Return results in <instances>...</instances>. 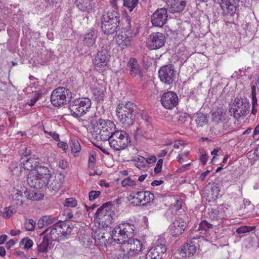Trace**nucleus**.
<instances>
[{
  "label": "nucleus",
  "instance_id": "1",
  "mask_svg": "<svg viewBox=\"0 0 259 259\" xmlns=\"http://www.w3.org/2000/svg\"><path fill=\"white\" fill-rule=\"evenodd\" d=\"M91 124L93 136L98 141H109L111 135L116 130L114 123L110 120L96 118L91 120Z\"/></svg>",
  "mask_w": 259,
  "mask_h": 259
},
{
  "label": "nucleus",
  "instance_id": "2",
  "mask_svg": "<svg viewBox=\"0 0 259 259\" xmlns=\"http://www.w3.org/2000/svg\"><path fill=\"white\" fill-rule=\"evenodd\" d=\"M91 124L93 136L98 141H109L111 135L116 130L114 123L110 120L96 118L91 120Z\"/></svg>",
  "mask_w": 259,
  "mask_h": 259
},
{
  "label": "nucleus",
  "instance_id": "3",
  "mask_svg": "<svg viewBox=\"0 0 259 259\" xmlns=\"http://www.w3.org/2000/svg\"><path fill=\"white\" fill-rule=\"evenodd\" d=\"M137 107L131 102L120 103L116 109V116L125 127L133 124L137 114Z\"/></svg>",
  "mask_w": 259,
  "mask_h": 259
},
{
  "label": "nucleus",
  "instance_id": "4",
  "mask_svg": "<svg viewBox=\"0 0 259 259\" xmlns=\"http://www.w3.org/2000/svg\"><path fill=\"white\" fill-rule=\"evenodd\" d=\"M135 227L130 223H123L117 225L112 230L111 236L116 248L121 247L120 244L126 242L134 236Z\"/></svg>",
  "mask_w": 259,
  "mask_h": 259
},
{
  "label": "nucleus",
  "instance_id": "5",
  "mask_svg": "<svg viewBox=\"0 0 259 259\" xmlns=\"http://www.w3.org/2000/svg\"><path fill=\"white\" fill-rule=\"evenodd\" d=\"M112 203L108 202L103 204L96 211L95 221L103 227H108L112 224L116 215L112 210Z\"/></svg>",
  "mask_w": 259,
  "mask_h": 259
},
{
  "label": "nucleus",
  "instance_id": "6",
  "mask_svg": "<svg viewBox=\"0 0 259 259\" xmlns=\"http://www.w3.org/2000/svg\"><path fill=\"white\" fill-rule=\"evenodd\" d=\"M111 137L109 144L111 148L115 151L123 150L131 144L128 134L123 130H115Z\"/></svg>",
  "mask_w": 259,
  "mask_h": 259
},
{
  "label": "nucleus",
  "instance_id": "7",
  "mask_svg": "<svg viewBox=\"0 0 259 259\" xmlns=\"http://www.w3.org/2000/svg\"><path fill=\"white\" fill-rule=\"evenodd\" d=\"M92 102L88 98H78L73 100L69 104V109L72 116L79 118L89 111Z\"/></svg>",
  "mask_w": 259,
  "mask_h": 259
},
{
  "label": "nucleus",
  "instance_id": "8",
  "mask_svg": "<svg viewBox=\"0 0 259 259\" xmlns=\"http://www.w3.org/2000/svg\"><path fill=\"white\" fill-rule=\"evenodd\" d=\"M72 98L70 90L65 87H59L55 89L51 96L52 104L56 107L67 104Z\"/></svg>",
  "mask_w": 259,
  "mask_h": 259
},
{
  "label": "nucleus",
  "instance_id": "9",
  "mask_svg": "<svg viewBox=\"0 0 259 259\" xmlns=\"http://www.w3.org/2000/svg\"><path fill=\"white\" fill-rule=\"evenodd\" d=\"M233 105L235 108H231L230 111L233 112V116L236 119L246 116L249 112L250 104L249 100L244 96L236 97Z\"/></svg>",
  "mask_w": 259,
  "mask_h": 259
},
{
  "label": "nucleus",
  "instance_id": "10",
  "mask_svg": "<svg viewBox=\"0 0 259 259\" xmlns=\"http://www.w3.org/2000/svg\"><path fill=\"white\" fill-rule=\"evenodd\" d=\"M237 5L236 0H222L221 9L223 10V14L228 19V22L233 23L234 19L237 18Z\"/></svg>",
  "mask_w": 259,
  "mask_h": 259
},
{
  "label": "nucleus",
  "instance_id": "11",
  "mask_svg": "<svg viewBox=\"0 0 259 259\" xmlns=\"http://www.w3.org/2000/svg\"><path fill=\"white\" fill-rule=\"evenodd\" d=\"M120 245H122L123 247L121 248L123 250H125L133 258H135V256L137 255L144 247V244L141 240L133 237Z\"/></svg>",
  "mask_w": 259,
  "mask_h": 259
},
{
  "label": "nucleus",
  "instance_id": "12",
  "mask_svg": "<svg viewBox=\"0 0 259 259\" xmlns=\"http://www.w3.org/2000/svg\"><path fill=\"white\" fill-rule=\"evenodd\" d=\"M187 219L186 214L177 217L170 224L169 228L172 236L176 237L183 234L187 226Z\"/></svg>",
  "mask_w": 259,
  "mask_h": 259
},
{
  "label": "nucleus",
  "instance_id": "13",
  "mask_svg": "<svg viewBox=\"0 0 259 259\" xmlns=\"http://www.w3.org/2000/svg\"><path fill=\"white\" fill-rule=\"evenodd\" d=\"M110 57L109 53L106 49L103 48L98 51L94 59V64L96 69L104 70L108 64Z\"/></svg>",
  "mask_w": 259,
  "mask_h": 259
},
{
  "label": "nucleus",
  "instance_id": "14",
  "mask_svg": "<svg viewBox=\"0 0 259 259\" xmlns=\"http://www.w3.org/2000/svg\"><path fill=\"white\" fill-rule=\"evenodd\" d=\"M159 77L161 82L166 84H171L174 82L176 71L171 65L162 66L159 71Z\"/></svg>",
  "mask_w": 259,
  "mask_h": 259
},
{
  "label": "nucleus",
  "instance_id": "15",
  "mask_svg": "<svg viewBox=\"0 0 259 259\" xmlns=\"http://www.w3.org/2000/svg\"><path fill=\"white\" fill-rule=\"evenodd\" d=\"M168 18L167 9H158L151 16V22L153 26L162 27L167 22Z\"/></svg>",
  "mask_w": 259,
  "mask_h": 259
},
{
  "label": "nucleus",
  "instance_id": "16",
  "mask_svg": "<svg viewBox=\"0 0 259 259\" xmlns=\"http://www.w3.org/2000/svg\"><path fill=\"white\" fill-rule=\"evenodd\" d=\"M165 42L164 34L155 32L150 34L147 40V46L151 50L157 49L163 47Z\"/></svg>",
  "mask_w": 259,
  "mask_h": 259
},
{
  "label": "nucleus",
  "instance_id": "17",
  "mask_svg": "<svg viewBox=\"0 0 259 259\" xmlns=\"http://www.w3.org/2000/svg\"><path fill=\"white\" fill-rule=\"evenodd\" d=\"M65 177L61 174H57L55 176H52L46 181V186L52 192L56 193L62 187Z\"/></svg>",
  "mask_w": 259,
  "mask_h": 259
},
{
  "label": "nucleus",
  "instance_id": "18",
  "mask_svg": "<svg viewBox=\"0 0 259 259\" xmlns=\"http://www.w3.org/2000/svg\"><path fill=\"white\" fill-rule=\"evenodd\" d=\"M178 97L174 92L169 91L164 93L161 98V103L166 109H171L178 103Z\"/></svg>",
  "mask_w": 259,
  "mask_h": 259
},
{
  "label": "nucleus",
  "instance_id": "19",
  "mask_svg": "<svg viewBox=\"0 0 259 259\" xmlns=\"http://www.w3.org/2000/svg\"><path fill=\"white\" fill-rule=\"evenodd\" d=\"M127 67L132 77H137L140 80L142 79L144 76L143 70L137 59L134 58H131L128 62Z\"/></svg>",
  "mask_w": 259,
  "mask_h": 259
},
{
  "label": "nucleus",
  "instance_id": "20",
  "mask_svg": "<svg viewBox=\"0 0 259 259\" xmlns=\"http://www.w3.org/2000/svg\"><path fill=\"white\" fill-rule=\"evenodd\" d=\"M94 239L95 242L100 246H105L107 248H111L112 246H114L113 245V240L112 239V236H111V238L109 236L107 239L105 235V232L103 230L98 229L96 230L94 233Z\"/></svg>",
  "mask_w": 259,
  "mask_h": 259
},
{
  "label": "nucleus",
  "instance_id": "21",
  "mask_svg": "<svg viewBox=\"0 0 259 259\" xmlns=\"http://www.w3.org/2000/svg\"><path fill=\"white\" fill-rule=\"evenodd\" d=\"M27 183L30 187L36 189H41L46 185V181L32 170L28 175Z\"/></svg>",
  "mask_w": 259,
  "mask_h": 259
},
{
  "label": "nucleus",
  "instance_id": "22",
  "mask_svg": "<svg viewBox=\"0 0 259 259\" xmlns=\"http://www.w3.org/2000/svg\"><path fill=\"white\" fill-rule=\"evenodd\" d=\"M166 251V247L164 244H157L148 251L145 259H161Z\"/></svg>",
  "mask_w": 259,
  "mask_h": 259
},
{
  "label": "nucleus",
  "instance_id": "23",
  "mask_svg": "<svg viewBox=\"0 0 259 259\" xmlns=\"http://www.w3.org/2000/svg\"><path fill=\"white\" fill-rule=\"evenodd\" d=\"M97 36L98 33L96 30L93 29L89 30L81 36L83 47L88 48L93 47L95 45Z\"/></svg>",
  "mask_w": 259,
  "mask_h": 259
},
{
  "label": "nucleus",
  "instance_id": "24",
  "mask_svg": "<svg viewBox=\"0 0 259 259\" xmlns=\"http://www.w3.org/2000/svg\"><path fill=\"white\" fill-rule=\"evenodd\" d=\"M227 215L225 213V210L223 207L211 208L208 209L207 217L212 221L222 220L225 218Z\"/></svg>",
  "mask_w": 259,
  "mask_h": 259
},
{
  "label": "nucleus",
  "instance_id": "25",
  "mask_svg": "<svg viewBox=\"0 0 259 259\" xmlns=\"http://www.w3.org/2000/svg\"><path fill=\"white\" fill-rule=\"evenodd\" d=\"M211 114V121L215 124L222 123L226 119V110L222 107H219L216 110L212 111Z\"/></svg>",
  "mask_w": 259,
  "mask_h": 259
},
{
  "label": "nucleus",
  "instance_id": "26",
  "mask_svg": "<svg viewBox=\"0 0 259 259\" xmlns=\"http://www.w3.org/2000/svg\"><path fill=\"white\" fill-rule=\"evenodd\" d=\"M101 28L103 32L105 34L109 35L113 34L117 31L119 23L102 20L101 21Z\"/></svg>",
  "mask_w": 259,
  "mask_h": 259
},
{
  "label": "nucleus",
  "instance_id": "27",
  "mask_svg": "<svg viewBox=\"0 0 259 259\" xmlns=\"http://www.w3.org/2000/svg\"><path fill=\"white\" fill-rule=\"evenodd\" d=\"M43 234H46L45 236H48L51 241L62 239V235L59 233L58 227L56 226V223L52 227L47 229L43 232Z\"/></svg>",
  "mask_w": 259,
  "mask_h": 259
},
{
  "label": "nucleus",
  "instance_id": "28",
  "mask_svg": "<svg viewBox=\"0 0 259 259\" xmlns=\"http://www.w3.org/2000/svg\"><path fill=\"white\" fill-rule=\"evenodd\" d=\"M196 247L194 243L191 241L184 244L179 251V254L183 257H190L196 252Z\"/></svg>",
  "mask_w": 259,
  "mask_h": 259
},
{
  "label": "nucleus",
  "instance_id": "29",
  "mask_svg": "<svg viewBox=\"0 0 259 259\" xmlns=\"http://www.w3.org/2000/svg\"><path fill=\"white\" fill-rule=\"evenodd\" d=\"M208 191L207 197L209 199L215 200L220 194L221 186L219 183L213 182L207 186Z\"/></svg>",
  "mask_w": 259,
  "mask_h": 259
},
{
  "label": "nucleus",
  "instance_id": "30",
  "mask_svg": "<svg viewBox=\"0 0 259 259\" xmlns=\"http://www.w3.org/2000/svg\"><path fill=\"white\" fill-rule=\"evenodd\" d=\"M21 167L25 170H33L34 168L35 169L38 165V162L36 161L34 158L30 157L25 156L21 157L20 159Z\"/></svg>",
  "mask_w": 259,
  "mask_h": 259
},
{
  "label": "nucleus",
  "instance_id": "31",
  "mask_svg": "<svg viewBox=\"0 0 259 259\" xmlns=\"http://www.w3.org/2000/svg\"><path fill=\"white\" fill-rule=\"evenodd\" d=\"M132 35L130 33H124L121 32L116 38V41L118 46L121 48H124L131 45L132 42Z\"/></svg>",
  "mask_w": 259,
  "mask_h": 259
},
{
  "label": "nucleus",
  "instance_id": "32",
  "mask_svg": "<svg viewBox=\"0 0 259 259\" xmlns=\"http://www.w3.org/2000/svg\"><path fill=\"white\" fill-rule=\"evenodd\" d=\"M167 3L175 13L182 12L186 6L185 0H167Z\"/></svg>",
  "mask_w": 259,
  "mask_h": 259
},
{
  "label": "nucleus",
  "instance_id": "33",
  "mask_svg": "<svg viewBox=\"0 0 259 259\" xmlns=\"http://www.w3.org/2000/svg\"><path fill=\"white\" fill-rule=\"evenodd\" d=\"M56 226L58 227L59 233L62 235L63 240L68 235H70L72 230V228L69 224L60 221L56 223Z\"/></svg>",
  "mask_w": 259,
  "mask_h": 259
},
{
  "label": "nucleus",
  "instance_id": "34",
  "mask_svg": "<svg viewBox=\"0 0 259 259\" xmlns=\"http://www.w3.org/2000/svg\"><path fill=\"white\" fill-rule=\"evenodd\" d=\"M33 171H35V173L38 175L39 177H41L42 179L45 181H47L50 177V171L49 169L45 166H38L37 165L35 169H34Z\"/></svg>",
  "mask_w": 259,
  "mask_h": 259
},
{
  "label": "nucleus",
  "instance_id": "35",
  "mask_svg": "<svg viewBox=\"0 0 259 259\" xmlns=\"http://www.w3.org/2000/svg\"><path fill=\"white\" fill-rule=\"evenodd\" d=\"M75 4L76 7L82 11L89 12L93 9L90 0H75Z\"/></svg>",
  "mask_w": 259,
  "mask_h": 259
},
{
  "label": "nucleus",
  "instance_id": "36",
  "mask_svg": "<svg viewBox=\"0 0 259 259\" xmlns=\"http://www.w3.org/2000/svg\"><path fill=\"white\" fill-rule=\"evenodd\" d=\"M143 191H139L136 193H132L129 196V200L134 205H142Z\"/></svg>",
  "mask_w": 259,
  "mask_h": 259
},
{
  "label": "nucleus",
  "instance_id": "37",
  "mask_svg": "<svg viewBox=\"0 0 259 259\" xmlns=\"http://www.w3.org/2000/svg\"><path fill=\"white\" fill-rule=\"evenodd\" d=\"M119 14L117 12V10L114 9L112 12H108L106 15H103L101 18V21L106 20V21H111L119 23Z\"/></svg>",
  "mask_w": 259,
  "mask_h": 259
},
{
  "label": "nucleus",
  "instance_id": "38",
  "mask_svg": "<svg viewBox=\"0 0 259 259\" xmlns=\"http://www.w3.org/2000/svg\"><path fill=\"white\" fill-rule=\"evenodd\" d=\"M213 225L208 223L206 220H203L199 224L198 231L201 234H206L208 233L209 229H211Z\"/></svg>",
  "mask_w": 259,
  "mask_h": 259
},
{
  "label": "nucleus",
  "instance_id": "39",
  "mask_svg": "<svg viewBox=\"0 0 259 259\" xmlns=\"http://www.w3.org/2000/svg\"><path fill=\"white\" fill-rule=\"evenodd\" d=\"M92 93L94 99L97 102H99L103 101L105 96V93L103 90L95 88L92 90Z\"/></svg>",
  "mask_w": 259,
  "mask_h": 259
},
{
  "label": "nucleus",
  "instance_id": "40",
  "mask_svg": "<svg viewBox=\"0 0 259 259\" xmlns=\"http://www.w3.org/2000/svg\"><path fill=\"white\" fill-rule=\"evenodd\" d=\"M49 241H51L48 237L45 236L42 241L37 245V251L39 252H47Z\"/></svg>",
  "mask_w": 259,
  "mask_h": 259
},
{
  "label": "nucleus",
  "instance_id": "41",
  "mask_svg": "<svg viewBox=\"0 0 259 259\" xmlns=\"http://www.w3.org/2000/svg\"><path fill=\"white\" fill-rule=\"evenodd\" d=\"M195 117L196 123L199 126H203L208 121L207 116L201 112L197 113Z\"/></svg>",
  "mask_w": 259,
  "mask_h": 259
},
{
  "label": "nucleus",
  "instance_id": "42",
  "mask_svg": "<svg viewBox=\"0 0 259 259\" xmlns=\"http://www.w3.org/2000/svg\"><path fill=\"white\" fill-rule=\"evenodd\" d=\"M1 212L2 213V217L5 219H8L16 212V209L13 206H10L4 208Z\"/></svg>",
  "mask_w": 259,
  "mask_h": 259
},
{
  "label": "nucleus",
  "instance_id": "43",
  "mask_svg": "<svg viewBox=\"0 0 259 259\" xmlns=\"http://www.w3.org/2000/svg\"><path fill=\"white\" fill-rule=\"evenodd\" d=\"M70 147L72 153L79 152L81 150V147L78 140L74 138H71L70 142Z\"/></svg>",
  "mask_w": 259,
  "mask_h": 259
},
{
  "label": "nucleus",
  "instance_id": "44",
  "mask_svg": "<svg viewBox=\"0 0 259 259\" xmlns=\"http://www.w3.org/2000/svg\"><path fill=\"white\" fill-rule=\"evenodd\" d=\"M143 198L142 201V205H145L147 203L152 201L154 199V194L149 191H143Z\"/></svg>",
  "mask_w": 259,
  "mask_h": 259
},
{
  "label": "nucleus",
  "instance_id": "45",
  "mask_svg": "<svg viewBox=\"0 0 259 259\" xmlns=\"http://www.w3.org/2000/svg\"><path fill=\"white\" fill-rule=\"evenodd\" d=\"M139 0H123V6L130 12L138 5Z\"/></svg>",
  "mask_w": 259,
  "mask_h": 259
},
{
  "label": "nucleus",
  "instance_id": "46",
  "mask_svg": "<svg viewBox=\"0 0 259 259\" xmlns=\"http://www.w3.org/2000/svg\"><path fill=\"white\" fill-rule=\"evenodd\" d=\"M255 229V226H243L238 228L236 230V233L237 234H245L246 233L250 232L253 230H254Z\"/></svg>",
  "mask_w": 259,
  "mask_h": 259
},
{
  "label": "nucleus",
  "instance_id": "47",
  "mask_svg": "<svg viewBox=\"0 0 259 259\" xmlns=\"http://www.w3.org/2000/svg\"><path fill=\"white\" fill-rule=\"evenodd\" d=\"M33 242L32 240L28 238H24L20 242L21 246H23L24 249H29L33 245Z\"/></svg>",
  "mask_w": 259,
  "mask_h": 259
},
{
  "label": "nucleus",
  "instance_id": "48",
  "mask_svg": "<svg viewBox=\"0 0 259 259\" xmlns=\"http://www.w3.org/2000/svg\"><path fill=\"white\" fill-rule=\"evenodd\" d=\"M31 150L27 145L23 144L20 146L19 153L23 156V157H28L31 154Z\"/></svg>",
  "mask_w": 259,
  "mask_h": 259
},
{
  "label": "nucleus",
  "instance_id": "49",
  "mask_svg": "<svg viewBox=\"0 0 259 259\" xmlns=\"http://www.w3.org/2000/svg\"><path fill=\"white\" fill-rule=\"evenodd\" d=\"M121 185L124 187L130 186L134 188L136 186V181L130 178H126L121 182Z\"/></svg>",
  "mask_w": 259,
  "mask_h": 259
},
{
  "label": "nucleus",
  "instance_id": "50",
  "mask_svg": "<svg viewBox=\"0 0 259 259\" xmlns=\"http://www.w3.org/2000/svg\"><path fill=\"white\" fill-rule=\"evenodd\" d=\"M112 259H135L133 258L130 254L125 250L123 252L118 254V255L113 256Z\"/></svg>",
  "mask_w": 259,
  "mask_h": 259
},
{
  "label": "nucleus",
  "instance_id": "51",
  "mask_svg": "<svg viewBox=\"0 0 259 259\" xmlns=\"http://www.w3.org/2000/svg\"><path fill=\"white\" fill-rule=\"evenodd\" d=\"M35 222L32 219L26 221L24 224V227L27 231H32L34 230Z\"/></svg>",
  "mask_w": 259,
  "mask_h": 259
},
{
  "label": "nucleus",
  "instance_id": "52",
  "mask_svg": "<svg viewBox=\"0 0 259 259\" xmlns=\"http://www.w3.org/2000/svg\"><path fill=\"white\" fill-rule=\"evenodd\" d=\"M77 204V201L74 198H67L65 200V206L67 207H74Z\"/></svg>",
  "mask_w": 259,
  "mask_h": 259
},
{
  "label": "nucleus",
  "instance_id": "53",
  "mask_svg": "<svg viewBox=\"0 0 259 259\" xmlns=\"http://www.w3.org/2000/svg\"><path fill=\"white\" fill-rule=\"evenodd\" d=\"M101 195L100 191L92 190L89 192V197L90 201H93L97 199Z\"/></svg>",
  "mask_w": 259,
  "mask_h": 259
},
{
  "label": "nucleus",
  "instance_id": "54",
  "mask_svg": "<svg viewBox=\"0 0 259 259\" xmlns=\"http://www.w3.org/2000/svg\"><path fill=\"white\" fill-rule=\"evenodd\" d=\"M23 189L22 190L14 189L13 194H12V199H16L17 197H23Z\"/></svg>",
  "mask_w": 259,
  "mask_h": 259
},
{
  "label": "nucleus",
  "instance_id": "55",
  "mask_svg": "<svg viewBox=\"0 0 259 259\" xmlns=\"http://www.w3.org/2000/svg\"><path fill=\"white\" fill-rule=\"evenodd\" d=\"M44 221H45V224L46 225H49L55 223L57 221V219L56 218L54 217H51L50 216H44Z\"/></svg>",
  "mask_w": 259,
  "mask_h": 259
},
{
  "label": "nucleus",
  "instance_id": "56",
  "mask_svg": "<svg viewBox=\"0 0 259 259\" xmlns=\"http://www.w3.org/2000/svg\"><path fill=\"white\" fill-rule=\"evenodd\" d=\"M45 133L51 136L55 141L58 142L60 141L59 135L55 132H48L44 128Z\"/></svg>",
  "mask_w": 259,
  "mask_h": 259
},
{
  "label": "nucleus",
  "instance_id": "57",
  "mask_svg": "<svg viewBox=\"0 0 259 259\" xmlns=\"http://www.w3.org/2000/svg\"><path fill=\"white\" fill-rule=\"evenodd\" d=\"M182 199L176 200L175 202L171 205V207L175 209L178 210L182 208Z\"/></svg>",
  "mask_w": 259,
  "mask_h": 259
},
{
  "label": "nucleus",
  "instance_id": "58",
  "mask_svg": "<svg viewBox=\"0 0 259 259\" xmlns=\"http://www.w3.org/2000/svg\"><path fill=\"white\" fill-rule=\"evenodd\" d=\"M162 164L163 160L162 159H159L154 168V172L155 174H158L161 171Z\"/></svg>",
  "mask_w": 259,
  "mask_h": 259
},
{
  "label": "nucleus",
  "instance_id": "59",
  "mask_svg": "<svg viewBox=\"0 0 259 259\" xmlns=\"http://www.w3.org/2000/svg\"><path fill=\"white\" fill-rule=\"evenodd\" d=\"M145 132L142 130L140 127H137L136 131L134 133L135 137L136 138H139L142 136H144Z\"/></svg>",
  "mask_w": 259,
  "mask_h": 259
},
{
  "label": "nucleus",
  "instance_id": "60",
  "mask_svg": "<svg viewBox=\"0 0 259 259\" xmlns=\"http://www.w3.org/2000/svg\"><path fill=\"white\" fill-rule=\"evenodd\" d=\"M95 159L96 157L93 154H91L89 156V167L93 168L95 165Z\"/></svg>",
  "mask_w": 259,
  "mask_h": 259
},
{
  "label": "nucleus",
  "instance_id": "61",
  "mask_svg": "<svg viewBox=\"0 0 259 259\" xmlns=\"http://www.w3.org/2000/svg\"><path fill=\"white\" fill-rule=\"evenodd\" d=\"M251 99L252 103L256 104H257V100L256 97L255 86L252 87V93H251Z\"/></svg>",
  "mask_w": 259,
  "mask_h": 259
},
{
  "label": "nucleus",
  "instance_id": "62",
  "mask_svg": "<svg viewBox=\"0 0 259 259\" xmlns=\"http://www.w3.org/2000/svg\"><path fill=\"white\" fill-rule=\"evenodd\" d=\"M126 22L128 25L123 29V30L121 32H123L124 33H127L130 32V34L132 35V31L130 26V21L128 18L126 19Z\"/></svg>",
  "mask_w": 259,
  "mask_h": 259
},
{
  "label": "nucleus",
  "instance_id": "63",
  "mask_svg": "<svg viewBox=\"0 0 259 259\" xmlns=\"http://www.w3.org/2000/svg\"><path fill=\"white\" fill-rule=\"evenodd\" d=\"M59 142L58 143V146L60 148L62 149L64 151H66L68 149V144L64 142L59 141Z\"/></svg>",
  "mask_w": 259,
  "mask_h": 259
},
{
  "label": "nucleus",
  "instance_id": "64",
  "mask_svg": "<svg viewBox=\"0 0 259 259\" xmlns=\"http://www.w3.org/2000/svg\"><path fill=\"white\" fill-rule=\"evenodd\" d=\"M42 196L40 194H38L34 191L32 192V196L30 197V200H38L41 198Z\"/></svg>",
  "mask_w": 259,
  "mask_h": 259
}]
</instances>
